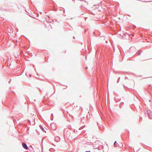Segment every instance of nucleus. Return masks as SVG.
<instances>
[{
	"label": "nucleus",
	"mask_w": 152,
	"mask_h": 152,
	"mask_svg": "<svg viewBox=\"0 0 152 152\" xmlns=\"http://www.w3.org/2000/svg\"><path fill=\"white\" fill-rule=\"evenodd\" d=\"M65 129H64V133H65Z\"/></svg>",
	"instance_id": "obj_9"
},
{
	"label": "nucleus",
	"mask_w": 152,
	"mask_h": 152,
	"mask_svg": "<svg viewBox=\"0 0 152 152\" xmlns=\"http://www.w3.org/2000/svg\"><path fill=\"white\" fill-rule=\"evenodd\" d=\"M28 122H30V120H28Z\"/></svg>",
	"instance_id": "obj_8"
},
{
	"label": "nucleus",
	"mask_w": 152,
	"mask_h": 152,
	"mask_svg": "<svg viewBox=\"0 0 152 152\" xmlns=\"http://www.w3.org/2000/svg\"><path fill=\"white\" fill-rule=\"evenodd\" d=\"M85 152H90V151H86Z\"/></svg>",
	"instance_id": "obj_7"
},
{
	"label": "nucleus",
	"mask_w": 152,
	"mask_h": 152,
	"mask_svg": "<svg viewBox=\"0 0 152 152\" xmlns=\"http://www.w3.org/2000/svg\"><path fill=\"white\" fill-rule=\"evenodd\" d=\"M53 118H52V119H51V120H53Z\"/></svg>",
	"instance_id": "obj_12"
},
{
	"label": "nucleus",
	"mask_w": 152,
	"mask_h": 152,
	"mask_svg": "<svg viewBox=\"0 0 152 152\" xmlns=\"http://www.w3.org/2000/svg\"><path fill=\"white\" fill-rule=\"evenodd\" d=\"M82 121H83V120H82V121H81V122H82Z\"/></svg>",
	"instance_id": "obj_10"
},
{
	"label": "nucleus",
	"mask_w": 152,
	"mask_h": 152,
	"mask_svg": "<svg viewBox=\"0 0 152 152\" xmlns=\"http://www.w3.org/2000/svg\"><path fill=\"white\" fill-rule=\"evenodd\" d=\"M124 86V88L125 89H131V88H129L127 86Z\"/></svg>",
	"instance_id": "obj_4"
},
{
	"label": "nucleus",
	"mask_w": 152,
	"mask_h": 152,
	"mask_svg": "<svg viewBox=\"0 0 152 152\" xmlns=\"http://www.w3.org/2000/svg\"><path fill=\"white\" fill-rule=\"evenodd\" d=\"M147 113L149 118L150 119H152V112L150 110H149Z\"/></svg>",
	"instance_id": "obj_1"
},
{
	"label": "nucleus",
	"mask_w": 152,
	"mask_h": 152,
	"mask_svg": "<svg viewBox=\"0 0 152 152\" xmlns=\"http://www.w3.org/2000/svg\"><path fill=\"white\" fill-rule=\"evenodd\" d=\"M39 127L40 129L44 132H46V131L43 128V127L41 125H39Z\"/></svg>",
	"instance_id": "obj_3"
},
{
	"label": "nucleus",
	"mask_w": 152,
	"mask_h": 152,
	"mask_svg": "<svg viewBox=\"0 0 152 152\" xmlns=\"http://www.w3.org/2000/svg\"><path fill=\"white\" fill-rule=\"evenodd\" d=\"M116 141H115V142L114 143V144L115 145L116 143Z\"/></svg>",
	"instance_id": "obj_6"
},
{
	"label": "nucleus",
	"mask_w": 152,
	"mask_h": 152,
	"mask_svg": "<svg viewBox=\"0 0 152 152\" xmlns=\"http://www.w3.org/2000/svg\"><path fill=\"white\" fill-rule=\"evenodd\" d=\"M22 146L26 150L28 149V147L26 144L24 142L22 143Z\"/></svg>",
	"instance_id": "obj_2"
},
{
	"label": "nucleus",
	"mask_w": 152,
	"mask_h": 152,
	"mask_svg": "<svg viewBox=\"0 0 152 152\" xmlns=\"http://www.w3.org/2000/svg\"><path fill=\"white\" fill-rule=\"evenodd\" d=\"M82 121H83V120H82V121H81V122H82Z\"/></svg>",
	"instance_id": "obj_11"
},
{
	"label": "nucleus",
	"mask_w": 152,
	"mask_h": 152,
	"mask_svg": "<svg viewBox=\"0 0 152 152\" xmlns=\"http://www.w3.org/2000/svg\"><path fill=\"white\" fill-rule=\"evenodd\" d=\"M49 150H50V151H54V150H55L54 149H50Z\"/></svg>",
	"instance_id": "obj_5"
},
{
	"label": "nucleus",
	"mask_w": 152,
	"mask_h": 152,
	"mask_svg": "<svg viewBox=\"0 0 152 152\" xmlns=\"http://www.w3.org/2000/svg\"><path fill=\"white\" fill-rule=\"evenodd\" d=\"M51 114L53 115V113H52Z\"/></svg>",
	"instance_id": "obj_13"
}]
</instances>
